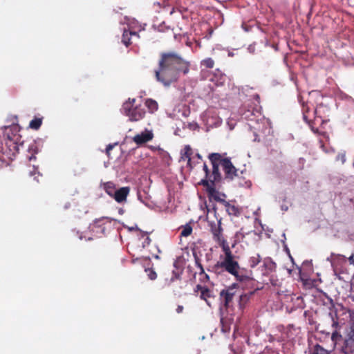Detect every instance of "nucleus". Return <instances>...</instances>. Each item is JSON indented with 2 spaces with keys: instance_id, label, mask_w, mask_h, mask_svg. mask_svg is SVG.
Listing matches in <instances>:
<instances>
[{
  "instance_id": "obj_36",
  "label": "nucleus",
  "mask_w": 354,
  "mask_h": 354,
  "mask_svg": "<svg viewBox=\"0 0 354 354\" xmlns=\"http://www.w3.org/2000/svg\"><path fill=\"white\" fill-rule=\"evenodd\" d=\"M203 167V169L205 173V177H209V170L208 169L207 165L203 162V165H199V167Z\"/></svg>"
},
{
  "instance_id": "obj_8",
  "label": "nucleus",
  "mask_w": 354,
  "mask_h": 354,
  "mask_svg": "<svg viewBox=\"0 0 354 354\" xmlns=\"http://www.w3.org/2000/svg\"><path fill=\"white\" fill-rule=\"evenodd\" d=\"M211 232L213 235L214 240L218 243L219 246L222 248L223 243L225 245H228L226 240L222 236L223 229L221 227V220L217 223H210Z\"/></svg>"
},
{
  "instance_id": "obj_37",
  "label": "nucleus",
  "mask_w": 354,
  "mask_h": 354,
  "mask_svg": "<svg viewBox=\"0 0 354 354\" xmlns=\"http://www.w3.org/2000/svg\"><path fill=\"white\" fill-rule=\"evenodd\" d=\"M117 143H115V144H109L106 146V154L109 156V153H110V151L112 150V149L114 147L115 145H116Z\"/></svg>"
},
{
  "instance_id": "obj_39",
  "label": "nucleus",
  "mask_w": 354,
  "mask_h": 354,
  "mask_svg": "<svg viewBox=\"0 0 354 354\" xmlns=\"http://www.w3.org/2000/svg\"><path fill=\"white\" fill-rule=\"evenodd\" d=\"M305 162H306V160H305L304 158H299V163L301 165V167H303Z\"/></svg>"
},
{
  "instance_id": "obj_45",
  "label": "nucleus",
  "mask_w": 354,
  "mask_h": 354,
  "mask_svg": "<svg viewBox=\"0 0 354 354\" xmlns=\"http://www.w3.org/2000/svg\"><path fill=\"white\" fill-rule=\"evenodd\" d=\"M234 55V53L232 51L228 50V56L229 57H233Z\"/></svg>"
},
{
  "instance_id": "obj_11",
  "label": "nucleus",
  "mask_w": 354,
  "mask_h": 354,
  "mask_svg": "<svg viewBox=\"0 0 354 354\" xmlns=\"http://www.w3.org/2000/svg\"><path fill=\"white\" fill-rule=\"evenodd\" d=\"M252 272L245 268H241L239 265V268L236 270V274H233L235 279L241 282L248 281L252 279Z\"/></svg>"
},
{
  "instance_id": "obj_3",
  "label": "nucleus",
  "mask_w": 354,
  "mask_h": 354,
  "mask_svg": "<svg viewBox=\"0 0 354 354\" xmlns=\"http://www.w3.org/2000/svg\"><path fill=\"white\" fill-rule=\"evenodd\" d=\"M208 158L212 167L213 177H221L220 167L225 177H236L239 175V169L234 167L230 158H225L219 153H212L209 154Z\"/></svg>"
},
{
  "instance_id": "obj_14",
  "label": "nucleus",
  "mask_w": 354,
  "mask_h": 354,
  "mask_svg": "<svg viewBox=\"0 0 354 354\" xmlns=\"http://www.w3.org/2000/svg\"><path fill=\"white\" fill-rule=\"evenodd\" d=\"M145 114V111L142 107L136 106L127 116L131 121H138L144 117Z\"/></svg>"
},
{
  "instance_id": "obj_26",
  "label": "nucleus",
  "mask_w": 354,
  "mask_h": 354,
  "mask_svg": "<svg viewBox=\"0 0 354 354\" xmlns=\"http://www.w3.org/2000/svg\"><path fill=\"white\" fill-rule=\"evenodd\" d=\"M312 354H330V352L324 348L322 346L316 344L313 348Z\"/></svg>"
},
{
  "instance_id": "obj_31",
  "label": "nucleus",
  "mask_w": 354,
  "mask_h": 354,
  "mask_svg": "<svg viewBox=\"0 0 354 354\" xmlns=\"http://www.w3.org/2000/svg\"><path fill=\"white\" fill-rule=\"evenodd\" d=\"M203 64L207 68H212L214 67V62L212 58H207L203 61Z\"/></svg>"
},
{
  "instance_id": "obj_38",
  "label": "nucleus",
  "mask_w": 354,
  "mask_h": 354,
  "mask_svg": "<svg viewBox=\"0 0 354 354\" xmlns=\"http://www.w3.org/2000/svg\"><path fill=\"white\" fill-rule=\"evenodd\" d=\"M183 309H184V308H183V306L178 305L177 308H176V312L178 313H183Z\"/></svg>"
},
{
  "instance_id": "obj_42",
  "label": "nucleus",
  "mask_w": 354,
  "mask_h": 354,
  "mask_svg": "<svg viewBox=\"0 0 354 354\" xmlns=\"http://www.w3.org/2000/svg\"><path fill=\"white\" fill-rule=\"evenodd\" d=\"M5 129L6 130H10V131H12L13 129L16 130L17 129V127H5Z\"/></svg>"
},
{
  "instance_id": "obj_50",
  "label": "nucleus",
  "mask_w": 354,
  "mask_h": 354,
  "mask_svg": "<svg viewBox=\"0 0 354 354\" xmlns=\"http://www.w3.org/2000/svg\"><path fill=\"white\" fill-rule=\"evenodd\" d=\"M155 258H156V259H159V257H158V255H156V256H155Z\"/></svg>"
},
{
  "instance_id": "obj_9",
  "label": "nucleus",
  "mask_w": 354,
  "mask_h": 354,
  "mask_svg": "<svg viewBox=\"0 0 354 354\" xmlns=\"http://www.w3.org/2000/svg\"><path fill=\"white\" fill-rule=\"evenodd\" d=\"M131 188L128 186L117 188L112 197L118 203H124L130 193Z\"/></svg>"
},
{
  "instance_id": "obj_49",
  "label": "nucleus",
  "mask_w": 354,
  "mask_h": 354,
  "mask_svg": "<svg viewBox=\"0 0 354 354\" xmlns=\"http://www.w3.org/2000/svg\"><path fill=\"white\" fill-rule=\"evenodd\" d=\"M240 174H243V170L240 171Z\"/></svg>"
},
{
  "instance_id": "obj_23",
  "label": "nucleus",
  "mask_w": 354,
  "mask_h": 354,
  "mask_svg": "<svg viewBox=\"0 0 354 354\" xmlns=\"http://www.w3.org/2000/svg\"><path fill=\"white\" fill-rule=\"evenodd\" d=\"M261 261V257L259 254H254L250 257L248 260L249 265L251 268L256 267Z\"/></svg>"
},
{
  "instance_id": "obj_20",
  "label": "nucleus",
  "mask_w": 354,
  "mask_h": 354,
  "mask_svg": "<svg viewBox=\"0 0 354 354\" xmlns=\"http://www.w3.org/2000/svg\"><path fill=\"white\" fill-rule=\"evenodd\" d=\"M223 205L230 215L237 216L241 214L240 209L237 206L230 204L229 202H227Z\"/></svg>"
},
{
  "instance_id": "obj_17",
  "label": "nucleus",
  "mask_w": 354,
  "mask_h": 354,
  "mask_svg": "<svg viewBox=\"0 0 354 354\" xmlns=\"http://www.w3.org/2000/svg\"><path fill=\"white\" fill-rule=\"evenodd\" d=\"M345 348L349 351H353L354 348V324L351 326L348 338L344 342Z\"/></svg>"
},
{
  "instance_id": "obj_6",
  "label": "nucleus",
  "mask_w": 354,
  "mask_h": 354,
  "mask_svg": "<svg viewBox=\"0 0 354 354\" xmlns=\"http://www.w3.org/2000/svg\"><path fill=\"white\" fill-rule=\"evenodd\" d=\"M17 139L18 135L7 134L5 147L2 148L1 152L8 159L12 160L19 151V145L17 142Z\"/></svg>"
},
{
  "instance_id": "obj_35",
  "label": "nucleus",
  "mask_w": 354,
  "mask_h": 354,
  "mask_svg": "<svg viewBox=\"0 0 354 354\" xmlns=\"http://www.w3.org/2000/svg\"><path fill=\"white\" fill-rule=\"evenodd\" d=\"M201 276L200 281L201 282L205 283L209 280V277L207 274L204 271V274H199Z\"/></svg>"
},
{
  "instance_id": "obj_51",
  "label": "nucleus",
  "mask_w": 354,
  "mask_h": 354,
  "mask_svg": "<svg viewBox=\"0 0 354 354\" xmlns=\"http://www.w3.org/2000/svg\"><path fill=\"white\" fill-rule=\"evenodd\" d=\"M351 353H353L354 352V347H353V351H351Z\"/></svg>"
},
{
  "instance_id": "obj_41",
  "label": "nucleus",
  "mask_w": 354,
  "mask_h": 354,
  "mask_svg": "<svg viewBox=\"0 0 354 354\" xmlns=\"http://www.w3.org/2000/svg\"><path fill=\"white\" fill-rule=\"evenodd\" d=\"M248 51L251 53H253L254 52V47L252 45L249 46Z\"/></svg>"
},
{
  "instance_id": "obj_12",
  "label": "nucleus",
  "mask_w": 354,
  "mask_h": 354,
  "mask_svg": "<svg viewBox=\"0 0 354 354\" xmlns=\"http://www.w3.org/2000/svg\"><path fill=\"white\" fill-rule=\"evenodd\" d=\"M277 328L281 333V335L277 338L278 342H284L292 337V325H288L287 327L279 326Z\"/></svg>"
},
{
  "instance_id": "obj_16",
  "label": "nucleus",
  "mask_w": 354,
  "mask_h": 354,
  "mask_svg": "<svg viewBox=\"0 0 354 354\" xmlns=\"http://www.w3.org/2000/svg\"><path fill=\"white\" fill-rule=\"evenodd\" d=\"M100 187L105 191V192L110 196L113 197L114 192L117 189L116 185L111 182L109 181L106 183H102L100 184Z\"/></svg>"
},
{
  "instance_id": "obj_40",
  "label": "nucleus",
  "mask_w": 354,
  "mask_h": 354,
  "mask_svg": "<svg viewBox=\"0 0 354 354\" xmlns=\"http://www.w3.org/2000/svg\"><path fill=\"white\" fill-rule=\"evenodd\" d=\"M348 261L351 264L354 265V254H353L348 258Z\"/></svg>"
},
{
  "instance_id": "obj_10",
  "label": "nucleus",
  "mask_w": 354,
  "mask_h": 354,
  "mask_svg": "<svg viewBox=\"0 0 354 354\" xmlns=\"http://www.w3.org/2000/svg\"><path fill=\"white\" fill-rule=\"evenodd\" d=\"M195 292H200V298L201 299H203L206 301L207 304L209 306H211L210 301L209 299L211 298H214V296L213 295L212 290H211L209 288H208L206 286H201L200 284H198L195 289Z\"/></svg>"
},
{
  "instance_id": "obj_22",
  "label": "nucleus",
  "mask_w": 354,
  "mask_h": 354,
  "mask_svg": "<svg viewBox=\"0 0 354 354\" xmlns=\"http://www.w3.org/2000/svg\"><path fill=\"white\" fill-rule=\"evenodd\" d=\"M145 105L151 113L155 112L158 109L157 102L152 99H147L145 102Z\"/></svg>"
},
{
  "instance_id": "obj_46",
  "label": "nucleus",
  "mask_w": 354,
  "mask_h": 354,
  "mask_svg": "<svg viewBox=\"0 0 354 354\" xmlns=\"http://www.w3.org/2000/svg\"><path fill=\"white\" fill-rule=\"evenodd\" d=\"M251 114H252V113H250V111H248L245 113V117L246 118H249V115H251Z\"/></svg>"
},
{
  "instance_id": "obj_28",
  "label": "nucleus",
  "mask_w": 354,
  "mask_h": 354,
  "mask_svg": "<svg viewBox=\"0 0 354 354\" xmlns=\"http://www.w3.org/2000/svg\"><path fill=\"white\" fill-rule=\"evenodd\" d=\"M335 160L337 162H339L340 161L342 165L344 164L346 160V151H339L336 157H335Z\"/></svg>"
},
{
  "instance_id": "obj_47",
  "label": "nucleus",
  "mask_w": 354,
  "mask_h": 354,
  "mask_svg": "<svg viewBox=\"0 0 354 354\" xmlns=\"http://www.w3.org/2000/svg\"><path fill=\"white\" fill-rule=\"evenodd\" d=\"M167 180L165 181V183L169 186V181L171 180V178H166Z\"/></svg>"
},
{
  "instance_id": "obj_13",
  "label": "nucleus",
  "mask_w": 354,
  "mask_h": 354,
  "mask_svg": "<svg viewBox=\"0 0 354 354\" xmlns=\"http://www.w3.org/2000/svg\"><path fill=\"white\" fill-rule=\"evenodd\" d=\"M153 138V133L149 131H145L139 134L136 135L133 138V140L137 145H142L146 143Z\"/></svg>"
},
{
  "instance_id": "obj_34",
  "label": "nucleus",
  "mask_w": 354,
  "mask_h": 354,
  "mask_svg": "<svg viewBox=\"0 0 354 354\" xmlns=\"http://www.w3.org/2000/svg\"><path fill=\"white\" fill-rule=\"evenodd\" d=\"M29 174L30 176H35L36 174H37L38 176H41L42 175L41 174H40L38 168L35 167V166H33L32 169L29 171Z\"/></svg>"
},
{
  "instance_id": "obj_21",
  "label": "nucleus",
  "mask_w": 354,
  "mask_h": 354,
  "mask_svg": "<svg viewBox=\"0 0 354 354\" xmlns=\"http://www.w3.org/2000/svg\"><path fill=\"white\" fill-rule=\"evenodd\" d=\"M250 300V295L248 294H242L239 295V308L243 310Z\"/></svg>"
},
{
  "instance_id": "obj_1",
  "label": "nucleus",
  "mask_w": 354,
  "mask_h": 354,
  "mask_svg": "<svg viewBox=\"0 0 354 354\" xmlns=\"http://www.w3.org/2000/svg\"><path fill=\"white\" fill-rule=\"evenodd\" d=\"M189 71L188 62L175 53H165L161 54L155 76L158 82L169 87L178 80L181 73L186 75Z\"/></svg>"
},
{
  "instance_id": "obj_29",
  "label": "nucleus",
  "mask_w": 354,
  "mask_h": 354,
  "mask_svg": "<svg viewBox=\"0 0 354 354\" xmlns=\"http://www.w3.org/2000/svg\"><path fill=\"white\" fill-rule=\"evenodd\" d=\"M192 232V227L189 225H186L180 232L182 236H188Z\"/></svg>"
},
{
  "instance_id": "obj_24",
  "label": "nucleus",
  "mask_w": 354,
  "mask_h": 354,
  "mask_svg": "<svg viewBox=\"0 0 354 354\" xmlns=\"http://www.w3.org/2000/svg\"><path fill=\"white\" fill-rule=\"evenodd\" d=\"M193 256L194 258L195 266L199 270L198 274H204V268L202 265L201 259L199 258L196 252H193Z\"/></svg>"
},
{
  "instance_id": "obj_25",
  "label": "nucleus",
  "mask_w": 354,
  "mask_h": 354,
  "mask_svg": "<svg viewBox=\"0 0 354 354\" xmlns=\"http://www.w3.org/2000/svg\"><path fill=\"white\" fill-rule=\"evenodd\" d=\"M42 124L41 118H35L30 122L29 127L37 130Z\"/></svg>"
},
{
  "instance_id": "obj_48",
  "label": "nucleus",
  "mask_w": 354,
  "mask_h": 354,
  "mask_svg": "<svg viewBox=\"0 0 354 354\" xmlns=\"http://www.w3.org/2000/svg\"><path fill=\"white\" fill-rule=\"evenodd\" d=\"M254 97H256L257 100L259 99V96L258 95H255Z\"/></svg>"
},
{
  "instance_id": "obj_32",
  "label": "nucleus",
  "mask_w": 354,
  "mask_h": 354,
  "mask_svg": "<svg viewBox=\"0 0 354 354\" xmlns=\"http://www.w3.org/2000/svg\"><path fill=\"white\" fill-rule=\"evenodd\" d=\"M145 236H146V237H145L144 241L142 242V246L143 247L149 245L151 243V239L148 236V233L145 232H142V236L143 237Z\"/></svg>"
},
{
  "instance_id": "obj_18",
  "label": "nucleus",
  "mask_w": 354,
  "mask_h": 354,
  "mask_svg": "<svg viewBox=\"0 0 354 354\" xmlns=\"http://www.w3.org/2000/svg\"><path fill=\"white\" fill-rule=\"evenodd\" d=\"M131 36L138 37L135 31L127 30L124 28L122 42L127 47L130 44V39Z\"/></svg>"
},
{
  "instance_id": "obj_30",
  "label": "nucleus",
  "mask_w": 354,
  "mask_h": 354,
  "mask_svg": "<svg viewBox=\"0 0 354 354\" xmlns=\"http://www.w3.org/2000/svg\"><path fill=\"white\" fill-rule=\"evenodd\" d=\"M145 272L147 273V276L149 279L155 280L157 278V274L153 270L147 268L145 269Z\"/></svg>"
},
{
  "instance_id": "obj_7",
  "label": "nucleus",
  "mask_w": 354,
  "mask_h": 354,
  "mask_svg": "<svg viewBox=\"0 0 354 354\" xmlns=\"http://www.w3.org/2000/svg\"><path fill=\"white\" fill-rule=\"evenodd\" d=\"M237 284L232 285L223 289L219 293V299L225 308H228L236 294Z\"/></svg>"
},
{
  "instance_id": "obj_15",
  "label": "nucleus",
  "mask_w": 354,
  "mask_h": 354,
  "mask_svg": "<svg viewBox=\"0 0 354 354\" xmlns=\"http://www.w3.org/2000/svg\"><path fill=\"white\" fill-rule=\"evenodd\" d=\"M255 236L256 233L254 230H250L248 232H245L243 230V228H241L239 232H237L235 234V242H243L246 243L247 241L245 240V238L247 236Z\"/></svg>"
},
{
  "instance_id": "obj_44",
  "label": "nucleus",
  "mask_w": 354,
  "mask_h": 354,
  "mask_svg": "<svg viewBox=\"0 0 354 354\" xmlns=\"http://www.w3.org/2000/svg\"><path fill=\"white\" fill-rule=\"evenodd\" d=\"M303 118H304V121H305L306 122H308V120L307 116H306V115L305 113H304V114H303Z\"/></svg>"
},
{
  "instance_id": "obj_33",
  "label": "nucleus",
  "mask_w": 354,
  "mask_h": 354,
  "mask_svg": "<svg viewBox=\"0 0 354 354\" xmlns=\"http://www.w3.org/2000/svg\"><path fill=\"white\" fill-rule=\"evenodd\" d=\"M330 315L331 317V319H332V321H333V323H332V327L333 328H337L338 326H339V323L337 322V314L335 313V315H333L332 313H330Z\"/></svg>"
},
{
  "instance_id": "obj_19",
  "label": "nucleus",
  "mask_w": 354,
  "mask_h": 354,
  "mask_svg": "<svg viewBox=\"0 0 354 354\" xmlns=\"http://www.w3.org/2000/svg\"><path fill=\"white\" fill-rule=\"evenodd\" d=\"M135 101L136 100L133 98L132 100L129 99L128 101L124 102L121 109L122 113L127 116L131 110L135 107L133 106Z\"/></svg>"
},
{
  "instance_id": "obj_27",
  "label": "nucleus",
  "mask_w": 354,
  "mask_h": 354,
  "mask_svg": "<svg viewBox=\"0 0 354 354\" xmlns=\"http://www.w3.org/2000/svg\"><path fill=\"white\" fill-rule=\"evenodd\" d=\"M342 339V335L337 330H335L332 333L331 340L333 342L334 347L336 346L337 342L339 341H340Z\"/></svg>"
},
{
  "instance_id": "obj_2",
  "label": "nucleus",
  "mask_w": 354,
  "mask_h": 354,
  "mask_svg": "<svg viewBox=\"0 0 354 354\" xmlns=\"http://www.w3.org/2000/svg\"><path fill=\"white\" fill-rule=\"evenodd\" d=\"M222 250L224 254L220 256V261L208 268L207 270L216 274H221L226 272L233 276L236 274V270L239 268V263L236 259L237 257L232 254L229 245H225L223 243Z\"/></svg>"
},
{
  "instance_id": "obj_5",
  "label": "nucleus",
  "mask_w": 354,
  "mask_h": 354,
  "mask_svg": "<svg viewBox=\"0 0 354 354\" xmlns=\"http://www.w3.org/2000/svg\"><path fill=\"white\" fill-rule=\"evenodd\" d=\"M221 178H202L198 183V185H203L208 197L214 199L216 202H219L225 205L227 201L225 198L227 196L225 194L219 192L221 188Z\"/></svg>"
},
{
  "instance_id": "obj_43",
  "label": "nucleus",
  "mask_w": 354,
  "mask_h": 354,
  "mask_svg": "<svg viewBox=\"0 0 354 354\" xmlns=\"http://www.w3.org/2000/svg\"><path fill=\"white\" fill-rule=\"evenodd\" d=\"M245 184H246V186H247L248 187H250L252 185V183H251V181H250V180H248V181H246V182H245Z\"/></svg>"
},
{
  "instance_id": "obj_4",
  "label": "nucleus",
  "mask_w": 354,
  "mask_h": 354,
  "mask_svg": "<svg viewBox=\"0 0 354 354\" xmlns=\"http://www.w3.org/2000/svg\"><path fill=\"white\" fill-rule=\"evenodd\" d=\"M180 170L183 177H187L192 174L199 165L203 162L202 156L198 153H194L189 145H185L180 152Z\"/></svg>"
}]
</instances>
